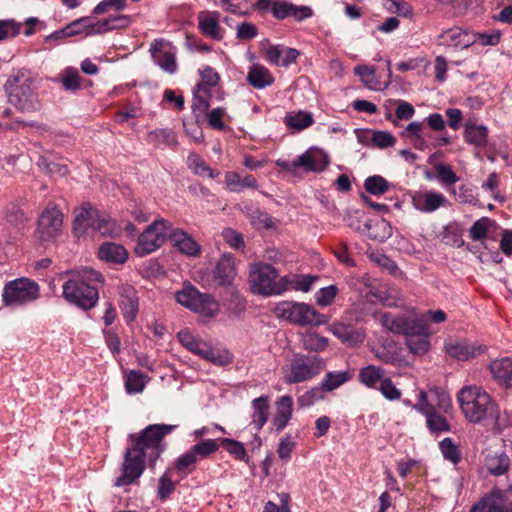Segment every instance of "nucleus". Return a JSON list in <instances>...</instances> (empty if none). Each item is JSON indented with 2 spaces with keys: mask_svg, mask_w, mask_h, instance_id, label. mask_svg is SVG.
Masks as SVG:
<instances>
[{
  "mask_svg": "<svg viewBox=\"0 0 512 512\" xmlns=\"http://www.w3.org/2000/svg\"><path fill=\"white\" fill-rule=\"evenodd\" d=\"M379 390L388 400H398L401 397V391L396 388L390 378L385 377L380 383Z\"/></svg>",
  "mask_w": 512,
  "mask_h": 512,
  "instance_id": "nucleus-62",
  "label": "nucleus"
},
{
  "mask_svg": "<svg viewBox=\"0 0 512 512\" xmlns=\"http://www.w3.org/2000/svg\"><path fill=\"white\" fill-rule=\"evenodd\" d=\"M463 137L467 144L476 148H485L488 144V128L472 120H467L464 124Z\"/></svg>",
  "mask_w": 512,
  "mask_h": 512,
  "instance_id": "nucleus-24",
  "label": "nucleus"
},
{
  "mask_svg": "<svg viewBox=\"0 0 512 512\" xmlns=\"http://www.w3.org/2000/svg\"><path fill=\"white\" fill-rule=\"evenodd\" d=\"M303 348L310 352L324 351L328 346V339L315 332L305 333L302 337Z\"/></svg>",
  "mask_w": 512,
  "mask_h": 512,
  "instance_id": "nucleus-41",
  "label": "nucleus"
},
{
  "mask_svg": "<svg viewBox=\"0 0 512 512\" xmlns=\"http://www.w3.org/2000/svg\"><path fill=\"white\" fill-rule=\"evenodd\" d=\"M63 225V214L55 206L47 207L38 219L37 234L41 240L56 237Z\"/></svg>",
  "mask_w": 512,
  "mask_h": 512,
  "instance_id": "nucleus-12",
  "label": "nucleus"
},
{
  "mask_svg": "<svg viewBox=\"0 0 512 512\" xmlns=\"http://www.w3.org/2000/svg\"><path fill=\"white\" fill-rule=\"evenodd\" d=\"M338 292V288L335 285H329L327 287L321 288L316 293V303L322 307L330 305Z\"/></svg>",
  "mask_w": 512,
  "mask_h": 512,
  "instance_id": "nucleus-57",
  "label": "nucleus"
},
{
  "mask_svg": "<svg viewBox=\"0 0 512 512\" xmlns=\"http://www.w3.org/2000/svg\"><path fill=\"white\" fill-rule=\"evenodd\" d=\"M202 358L216 365H226L231 362V355L229 353L215 350L210 344Z\"/></svg>",
  "mask_w": 512,
  "mask_h": 512,
  "instance_id": "nucleus-55",
  "label": "nucleus"
},
{
  "mask_svg": "<svg viewBox=\"0 0 512 512\" xmlns=\"http://www.w3.org/2000/svg\"><path fill=\"white\" fill-rule=\"evenodd\" d=\"M154 62L166 73L174 74L177 71L176 56L171 51L160 53V56Z\"/></svg>",
  "mask_w": 512,
  "mask_h": 512,
  "instance_id": "nucleus-52",
  "label": "nucleus"
},
{
  "mask_svg": "<svg viewBox=\"0 0 512 512\" xmlns=\"http://www.w3.org/2000/svg\"><path fill=\"white\" fill-rule=\"evenodd\" d=\"M168 238L172 242V245L185 255L195 257L201 252L200 245L180 228L174 229L171 227Z\"/></svg>",
  "mask_w": 512,
  "mask_h": 512,
  "instance_id": "nucleus-20",
  "label": "nucleus"
},
{
  "mask_svg": "<svg viewBox=\"0 0 512 512\" xmlns=\"http://www.w3.org/2000/svg\"><path fill=\"white\" fill-rule=\"evenodd\" d=\"M486 512H512V501H509L501 490H493L480 502Z\"/></svg>",
  "mask_w": 512,
  "mask_h": 512,
  "instance_id": "nucleus-29",
  "label": "nucleus"
},
{
  "mask_svg": "<svg viewBox=\"0 0 512 512\" xmlns=\"http://www.w3.org/2000/svg\"><path fill=\"white\" fill-rule=\"evenodd\" d=\"M277 318L298 326L317 327L328 322V317L304 302L283 301L274 308Z\"/></svg>",
  "mask_w": 512,
  "mask_h": 512,
  "instance_id": "nucleus-7",
  "label": "nucleus"
},
{
  "mask_svg": "<svg viewBox=\"0 0 512 512\" xmlns=\"http://www.w3.org/2000/svg\"><path fill=\"white\" fill-rule=\"evenodd\" d=\"M148 141L153 144H167L169 146L176 145L177 139L175 133L171 129H156L148 135Z\"/></svg>",
  "mask_w": 512,
  "mask_h": 512,
  "instance_id": "nucleus-49",
  "label": "nucleus"
},
{
  "mask_svg": "<svg viewBox=\"0 0 512 512\" xmlns=\"http://www.w3.org/2000/svg\"><path fill=\"white\" fill-rule=\"evenodd\" d=\"M272 15L277 20H283L285 18L291 17L294 20L301 22L312 17L313 10L309 6H297L291 2L274 0L272 6Z\"/></svg>",
  "mask_w": 512,
  "mask_h": 512,
  "instance_id": "nucleus-15",
  "label": "nucleus"
},
{
  "mask_svg": "<svg viewBox=\"0 0 512 512\" xmlns=\"http://www.w3.org/2000/svg\"><path fill=\"white\" fill-rule=\"evenodd\" d=\"M73 231L76 237L84 236L89 229L101 236H114L117 227L115 221L106 213L84 203L74 210Z\"/></svg>",
  "mask_w": 512,
  "mask_h": 512,
  "instance_id": "nucleus-5",
  "label": "nucleus"
},
{
  "mask_svg": "<svg viewBox=\"0 0 512 512\" xmlns=\"http://www.w3.org/2000/svg\"><path fill=\"white\" fill-rule=\"evenodd\" d=\"M372 142L379 148L391 147L395 144V137L387 131H375L372 136Z\"/></svg>",
  "mask_w": 512,
  "mask_h": 512,
  "instance_id": "nucleus-64",
  "label": "nucleus"
},
{
  "mask_svg": "<svg viewBox=\"0 0 512 512\" xmlns=\"http://www.w3.org/2000/svg\"><path fill=\"white\" fill-rule=\"evenodd\" d=\"M364 187L373 195H382L389 189V183L382 176L374 175L365 180Z\"/></svg>",
  "mask_w": 512,
  "mask_h": 512,
  "instance_id": "nucleus-50",
  "label": "nucleus"
},
{
  "mask_svg": "<svg viewBox=\"0 0 512 512\" xmlns=\"http://www.w3.org/2000/svg\"><path fill=\"white\" fill-rule=\"evenodd\" d=\"M435 168L439 179L443 183L452 185L459 181L458 176L449 165L438 164Z\"/></svg>",
  "mask_w": 512,
  "mask_h": 512,
  "instance_id": "nucleus-63",
  "label": "nucleus"
},
{
  "mask_svg": "<svg viewBox=\"0 0 512 512\" xmlns=\"http://www.w3.org/2000/svg\"><path fill=\"white\" fill-rule=\"evenodd\" d=\"M289 282L287 276L279 277L278 271L270 264L259 262L250 267L249 283L255 294L279 295L287 290Z\"/></svg>",
  "mask_w": 512,
  "mask_h": 512,
  "instance_id": "nucleus-6",
  "label": "nucleus"
},
{
  "mask_svg": "<svg viewBox=\"0 0 512 512\" xmlns=\"http://www.w3.org/2000/svg\"><path fill=\"white\" fill-rule=\"evenodd\" d=\"M192 453L195 454L196 458L199 460L209 457L214 454L219 449V445L216 440L213 439H205L191 448Z\"/></svg>",
  "mask_w": 512,
  "mask_h": 512,
  "instance_id": "nucleus-46",
  "label": "nucleus"
},
{
  "mask_svg": "<svg viewBox=\"0 0 512 512\" xmlns=\"http://www.w3.org/2000/svg\"><path fill=\"white\" fill-rule=\"evenodd\" d=\"M328 330L343 344H346L350 347H356L362 344L366 338V333L362 328H354L349 324H344L342 322H334L332 323Z\"/></svg>",
  "mask_w": 512,
  "mask_h": 512,
  "instance_id": "nucleus-16",
  "label": "nucleus"
},
{
  "mask_svg": "<svg viewBox=\"0 0 512 512\" xmlns=\"http://www.w3.org/2000/svg\"><path fill=\"white\" fill-rule=\"evenodd\" d=\"M210 96V89L204 87V85L197 84L193 91V103H192V110L196 114V116H199L200 114H203L207 112L210 104H209V98Z\"/></svg>",
  "mask_w": 512,
  "mask_h": 512,
  "instance_id": "nucleus-38",
  "label": "nucleus"
},
{
  "mask_svg": "<svg viewBox=\"0 0 512 512\" xmlns=\"http://www.w3.org/2000/svg\"><path fill=\"white\" fill-rule=\"evenodd\" d=\"M258 35L257 27L251 22L239 23L236 27V37L239 40H251Z\"/></svg>",
  "mask_w": 512,
  "mask_h": 512,
  "instance_id": "nucleus-61",
  "label": "nucleus"
},
{
  "mask_svg": "<svg viewBox=\"0 0 512 512\" xmlns=\"http://www.w3.org/2000/svg\"><path fill=\"white\" fill-rule=\"evenodd\" d=\"M90 22H91V17L89 16H85V17H81V18H78L74 21H72L71 23H69L67 25V29H69V36H76V35H79V34H86V35H91L88 28H86V26L90 25Z\"/></svg>",
  "mask_w": 512,
  "mask_h": 512,
  "instance_id": "nucleus-58",
  "label": "nucleus"
},
{
  "mask_svg": "<svg viewBox=\"0 0 512 512\" xmlns=\"http://www.w3.org/2000/svg\"><path fill=\"white\" fill-rule=\"evenodd\" d=\"M146 376L139 372L132 370L128 373L125 379V389L129 394L140 393L144 390Z\"/></svg>",
  "mask_w": 512,
  "mask_h": 512,
  "instance_id": "nucleus-44",
  "label": "nucleus"
},
{
  "mask_svg": "<svg viewBox=\"0 0 512 512\" xmlns=\"http://www.w3.org/2000/svg\"><path fill=\"white\" fill-rule=\"evenodd\" d=\"M237 275L234 257L224 253L216 262L211 273L210 285L215 287L231 286Z\"/></svg>",
  "mask_w": 512,
  "mask_h": 512,
  "instance_id": "nucleus-14",
  "label": "nucleus"
},
{
  "mask_svg": "<svg viewBox=\"0 0 512 512\" xmlns=\"http://www.w3.org/2000/svg\"><path fill=\"white\" fill-rule=\"evenodd\" d=\"M174 426L153 424L147 426L139 434L128 436L129 447L124 453L122 473L116 479L115 486L123 487L134 483L145 469V460L153 467L164 451L163 437L173 430Z\"/></svg>",
  "mask_w": 512,
  "mask_h": 512,
  "instance_id": "nucleus-1",
  "label": "nucleus"
},
{
  "mask_svg": "<svg viewBox=\"0 0 512 512\" xmlns=\"http://www.w3.org/2000/svg\"><path fill=\"white\" fill-rule=\"evenodd\" d=\"M489 370L499 385L505 388L512 387V358L504 357L491 361Z\"/></svg>",
  "mask_w": 512,
  "mask_h": 512,
  "instance_id": "nucleus-25",
  "label": "nucleus"
},
{
  "mask_svg": "<svg viewBox=\"0 0 512 512\" xmlns=\"http://www.w3.org/2000/svg\"><path fill=\"white\" fill-rule=\"evenodd\" d=\"M247 215L251 223L258 229H270L274 226L273 218L268 213L263 212L258 208H249Z\"/></svg>",
  "mask_w": 512,
  "mask_h": 512,
  "instance_id": "nucleus-45",
  "label": "nucleus"
},
{
  "mask_svg": "<svg viewBox=\"0 0 512 512\" xmlns=\"http://www.w3.org/2000/svg\"><path fill=\"white\" fill-rule=\"evenodd\" d=\"M98 255L101 260L118 264L124 263L128 257V253L122 245L112 242L102 244L99 248Z\"/></svg>",
  "mask_w": 512,
  "mask_h": 512,
  "instance_id": "nucleus-30",
  "label": "nucleus"
},
{
  "mask_svg": "<svg viewBox=\"0 0 512 512\" xmlns=\"http://www.w3.org/2000/svg\"><path fill=\"white\" fill-rule=\"evenodd\" d=\"M121 308L124 319L127 322L135 320L138 312V297L135 289L130 285H123L119 289Z\"/></svg>",
  "mask_w": 512,
  "mask_h": 512,
  "instance_id": "nucleus-23",
  "label": "nucleus"
},
{
  "mask_svg": "<svg viewBox=\"0 0 512 512\" xmlns=\"http://www.w3.org/2000/svg\"><path fill=\"white\" fill-rule=\"evenodd\" d=\"M445 351L451 358L459 361H468L484 353L486 347L477 342H469L466 339L449 338L445 342Z\"/></svg>",
  "mask_w": 512,
  "mask_h": 512,
  "instance_id": "nucleus-13",
  "label": "nucleus"
},
{
  "mask_svg": "<svg viewBox=\"0 0 512 512\" xmlns=\"http://www.w3.org/2000/svg\"><path fill=\"white\" fill-rule=\"evenodd\" d=\"M293 399L289 395L280 397L276 401V413L273 417L272 424L279 432L283 430L292 417Z\"/></svg>",
  "mask_w": 512,
  "mask_h": 512,
  "instance_id": "nucleus-27",
  "label": "nucleus"
},
{
  "mask_svg": "<svg viewBox=\"0 0 512 512\" xmlns=\"http://www.w3.org/2000/svg\"><path fill=\"white\" fill-rule=\"evenodd\" d=\"M359 381L368 388H374L378 382L385 378V371L381 367L368 365L359 371Z\"/></svg>",
  "mask_w": 512,
  "mask_h": 512,
  "instance_id": "nucleus-34",
  "label": "nucleus"
},
{
  "mask_svg": "<svg viewBox=\"0 0 512 512\" xmlns=\"http://www.w3.org/2000/svg\"><path fill=\"white\" fill-rule=\"evenodd\" d=\"M354 73L360 77L361 82L369 89H377L379 80L376 76V69L365 64L357 65Z\"/></svg>",
  "mask_w": 512,
  "mask_h": 512,
  "instance_id": "nucleus-43",
  "label": "nucleus"
},
{
  "mask_svg": "<svg viewBox=\"0 0 512 512\" xmlns=\"http://www.w3.org/2000/svg\"><path fill=\"white\" fill-rule=\"evenodd\" d=\"M351 378L352 373L349 370L328 372L320 385L325 392H331L348 382Z\"/></svg>",
  "mask_w": 512,
  "mask_h": 512,
  "instance_id": "nucleus-35",
  "label": "nucleus"
},
{
  "mask_svg": "<svg viewBox=\"0 0 512 512\" xmlns=\"http://www.w3.org/2000/svg\"><path fill=\"white\" fill-rule=\"evenodd\" d=\"M126 8L127 0H102L94 7L93 14L102 15L105 14L109 9L120 11Z\"/></svg>",
  "mask_w": 512,
  "mask_h": 512,
  "instance_id": "nucleus-53",
  "label": "nucleus"
},
{
  "mask_svg": "<svg viewBox=\"0 0 512 512\" xmlns=\"http://www.w3.org/2000/svg\"><path fill=\"white\" fill-rule=\"evenodd\" d=\"M221 444L227 449V451L238 460H245L247 453L241 442L230 438L221 439Z\"/></svg>",
  "mask_w": 512,
  "mask_h": 512,
  "instance_id": "nucleus-56",
  "label": "nucleus"
},
{
  "mask_svg": "<svg viewBox=\"0 0 512 512\" xmlns=\"http://www.w3.org/2000/svg\"><path fill=\"white\" fill-rule=\"evenodd\" d=\"M325 366V360L319 356L297 355L291 361L284 375V381L287 384L308 381L318 376Z\"/></svg>",
  "mask_w": 512,
  "mask_h": 512,
  "instance_id": "nucleus-9",
  "label": "nucleus"
},
{
  "mask_svg": "<svg viewBox=\"0 0 512 512\" xmlns=\"http://www.w3.org/2000/svg\"><path fill=\"white\" fill-rule=\"evenodd\" d=\"M175 299L182 306L206 317H213L219 312L217 301L192 285H185L183 289L177 291Z\"/></svg>",
  "mask_w": 512,
  "mask_h": 512,
  "instance_id": "nucleus-10",
  "label": "nucleus"
},
{
  "mask_svg": "<svg viewBox=\"0 0 512 512\" xmlns=\"http://www.w3.org/2000/svg\"><path fill=\"white\" fill-rule=\"evenodd\" d=\"M439 448L443 457L446 460H449L453 464H457L461 459V453L458 446L453 442V440L449 437L444 438L439 443Z\"/></svg>",
  "mask_w": 512,
  "mask_h": 512,
  "instance_id": "nucleus-48",
  "label": "nucleus"
},
{
  "mask_svg": "<svg viewBox=\"0 0 512 512\" xmlns=\"http://www.w3.org/2000/svg\"><path fill=\"white\" fill-rule=\"evenodd\" d=\"M380 323L387 330L395 334L406 335L410 331L418 332L421 331L420 321L414 319H408L406 317H396L391 313H383L380 315Z\"/></svg>",
  "mask_w": 512,
  "mask_h": 512,
  "instance_id": "nucleus-17",
  "label": "nucleus"
},
{
  "mask_svg": "<svg viewBox=\"0 0 512 512\" xmlns=\"http://www.w3.org/2000/svg\"><path fill=\"white\" fill-rule=\"evenodd\" d=\"M446 202V198L439 192L429 191L413 197L414 207L422 212H432L440 208Z\"/></svg>",
  "mask_w": 512,
  "mask_h": 512,
  "instance_id": "nucleus-28",
  "label": "nucleus"
},
{
  "mask_svg": "<svg viewBox=\"0 0 512 512\" xmlns=\"http://www.w3.org/2000/svg\"><path fill=\"white\" fill-rule=\"evenodd\" d=\"M228 188L233 192H240L244 188H257V181L252 175L241 177L236 172H228L225 176Z\"/></svg>",
  "mask_w": 512,
  "mask_h": 512,
  "instance_id": "nucleus-36",
  "label": "nucleus"
},
{
  "mask_svg": "<svg viewBox=\"0 0 512 512\" xmlns=\"http://www.w3.org/2000/svg\"><path fill=\"white\" fill-rule=\"evenodd\" d=\"M420 327L422 328L421 331H418V332L410 331L408 334L405 335L407 337L406 338V346H407L409 352H411L414 355H418V356L424 355L430 347L429 330H428L427 326L424 323H422L421 321H420Z\"/></svg>",
  "mask_w": 512,
  "mask_h": 512,
  "instance_id": "nucleus-26",
  "label": "nucleus"
},
{
  "mask_svg": "<svg viewBox=\"0 0 512 512\" xmlns=\"http://www.w3.org/2000/svg\"><path fill=\"white\" fill-rule=\"evenodd\" d=\"M198 462L195 454L192 450H188L185 454L181 455L175 462L174 471L181 477L187 476L195 469V465Z\"/></svg>",
  "mask_w": 512,
  "mask_h": 512,
  "instance_id": "nucleus-40",
  "label": "nucleus"
},
{
  "mask_svg": "<svg viewBox=\"0 0 512 512\" xmlns=\"http://www.w3.org/2000/svg\"><path fill=\"white\" fill-rule=\"evenodd\" d=\"M180 343L192 353L203 357L204 353L207 352L208 343L194 336L190 331L183 330L177 335Z\"/></svg>",
  "mask_w": 512,
  "mask_h": 512,
  "instance_id": "nucleus-33",
  "label": "nucleus"
},
{
  "mask_svg": "<svg viewBox=\"0 0 512 512\" xmlns=\"http://www.w3.org/2000/svg\"><path fill=\"white\" fill-rule=\"evenodd\" d=\"M247 81L252 87L263 89L273 84L274 77L266 67L253 65L247 74Z\"/></svg>",
  "mask_w": 512,
  "mask_h": 512,
  "instance_id": "nucleus-32",
  "label": "nucleus"
},
{
  "mask_svg": "<svg viewBox=\"0 0 512 512\" xmlns=\"http://www.w3.org/2000/svg\"><path fill=\"white\" fill-rule=\"evenodd\" d=\"M438 39L440 45L453 48H467L476 43V37L473 33L464 31L459 27L444 31L439 35Z\"/></svg>",
  "mask_w": 512,
  "mask_h": 512,
  "instance_id": "nucleus-19",
  "label": "nucleus"
},
{
  "mask_svg": "<svg viewBox=\"0 0 512 512\" xmlns=\"http://www.w3.org/2000/svg\"><path fill=\"white\" fill-rule=\"evenodd\" d=\"M20 32V24L14 20H0V41L15 37Z\"/></svg>",
  "mask_w": 512,
  "mask_h": 512,
  "instance_id": "nucleus-59",
  "label": "nucleus"
},
{
  "mask_svg": "<svg viewBox=\"0 0 512 512\" xmlns=\"http://www.w3.org/2000/svg\"><path fill=\"white\" fill-rule=\"evenodd\" d=\"M488 218H481L473 223L469 230L472 240L479 241L486 237L488 232Z\"/></svg>",
  "mask_w": 512,
  "mask_h": 512,
  "instance_id": "nucleus-60",
  "label": "nucleus"
},
{
  "mask_svg": "<svg viewBox=\"0 0 512 512\" xmlns=\"http://www.w3.org/2000/svg\"><path fill=\"white\" fill-rule=\"evenodd\" d=\"M197 20L198 28L204 36L214 40L223 39V30L219 24L220 13L218 11H201L198 13Z\"/></svg>",
  "mask_w": 512,
  "mask_h": 512,
  "instance_id": "nucleus-18",
  "label": "nucleus"
},
{
  "mask_svg": "<svg viewBox=\"0 0 512 512\" xmlns=\"http://www.w3.org/2000/svg\"><path fill=\"white\" fill-rule=\"evenodd\" d=\"M252 409L251 425L259 431L265 425L269 417V398L267 396H260L254 399L252 401Z\"/></svg>",
  "mask_w": 512,
  "mask_h": 512,
  "instance_id": "nucleus-31",
  "label": "nucleus"
},
{
  "mask_svg": "<svg viewBox=\"0 0 512 512\" xmlns=\"http://www.w3.org/2000/svg\"><path fill=\"white\" fill-rule=\"evenodd\" d=\"M329 164L328 156L319 151H307L293 161V166L305 171L320 172Z\"/></svg>",
  "mask_w": 512,
  "mask_h": 512,
  "instance_id": "nucleus-22",
  "label": "nucleus"
},
{
  "mask_svg": "<svg viewBox=\"0 0 512 512\" xmlns=\"http://www.w3.org/2000/svg\"><path fill=\"white\" fill-rule=\"evenodd\" d=\"M189 168L199 176L214 178L219 174L215 173L198 155L192 154L188 157Z\"/></svg>",
  "mask_w": 512,
  "mask_h": 512,
  "instance_id": "nucleus-47",
  "label": "nucleus"
},
{
  "mask_svg": "<svg viewBox=\"0 0 512 512\" xmlns=\"http://www.w3.org/2000/svg\"><path fill=\"white\" fill-rule=\"evenodd\" d=\"M324 392L325 391L322 389L321 385L314 387L306 391L303 395L299 396L297 403L300 407H309L315 402L324 399Z\"/></svg>",
  "mask_w": 512,
  "mask_h": 512,
  "instance_id": "nucleus-51",
  "label": "nucleus"
},
{
  "mask_svg": "<svg viewBox=\"0 0 512 512\" xmlns=\"http://www.w3.org/2000/svg\"><path fill=\"white\" fill-rule=\"evenodd\" d=\"M62 85L65 90L68 91H77L81 88L80 76L77 70L73 68H67L64 71V76L62 78Z\"/></svg>",
  "mask_w": 512,
  "mask_h": 512,
  "instance_id": "nucleus-54",
  "label": "nucleus"
},
{
  "mask_svg": "<svg viewBox=\"0 0 512 512\" xmlns=\"http://www.w3.org/2000/svg\"><path fill=\"white\" fill-rule=\"evenodd\" d=\"M39 295V285L31 279L21 277L4 285L2 301L6 307H16L37 300Z\"/></svg>",
  "mask_w": 512,
  "mask_h": 512,
  "instance_id": "nucleus-8",
  "label": "nucleus"
},
{
  "mask_svg": "<svg viewBox=\"0 0 512 512\" xmlns=\"http://www.w3.org/2000/svg\"><path fill=\"white\" fill-rule=\"evenodd\" d=\"M284 122L290 128L303 130L313 124V117L311 113L298 111L297 113H288Z\"/></svg>",
  "mask_w": 512,
  "mask_h": 512,
  "instance_id": "nucleus-39",
  "label": "nucleus"
},
{
  "mask_svg": "<svg viewBox=\"0 0 512 512\" xmlns=\"http://www.w3.org/2000/svg\"><path fill=\"white\" fill-rule=\"evenodd\" d=\"M426 425L431 433L449 432L451 429L446 417L439 414L436 409L426 416Z\"/></svg>",
  "mask_w": 512,
  "mask_h": 512,
  "instance_id": "nucleus-42",
  "label": "nucleus"
},
{
  "mask_svg": "<svg viewBox=\"0 0 512 512\" xmlns=\"http://www.w3.org/2000/svg\"><path fill=\"white\" fill-rule=\"evenodd\" d=\"M171 223L163 218L155 220L145 231L139 235L134 252L137 256H146L158 248L168 239Z\"/></svg>",
  "mask_w": 512,
  "mask_h": 512,
  "instance_id": "nucleus-11",
  "label": "nucleus"
},
{
  "mask_svg": "<svg viewBox=\"0 0 512 512\" xmlns=\"http://www.w3.org/2000/svg\"><path fill=\"white\" fill-rule=\"evenodd\" d=\"M299 56L295 48L283 47L281 45H270L265 49L266 60L274 65L287 67L294 63Z\"/></svg>",
  "mask_w": 512,
  "mask_h": 512,
  "instance_id": "nucleus-21",
  "label": "nucleus"
},
{
  "mask_svg": "<svg viewBox=\"0 0 512 512\" xmlns=\"http://www.w3.org/2000/svg\"><path fill=\"white\" fill-rule=\"evenodd\" d=\"M489 473L500 476L506 473L510 466V459L505 453L488 455L485 461Z\"/></svg>",
  "mask_w": 512,
  "mask_h": 512,
  "instance_id": "nucleus-37",
  "label": "nucleus"
},
{
  "mask_svg": "<svg viewBox=\"0 0 512 512\" xmlns=\"http://www.w3.org/2000/svg\"><path fill=\"white\" fill-rule=\"evenodd\" d=\"M4 89L8 102L20 112L33 113L41 109L35 79L28 70L20 69L10 75Z\"/></svg>",
  "mask_w": 512,
  "mask_h": 512,
  "instance_id": "nucleus-3",
  "label": "nucleus"
},
{
  "mask_svg": "<svg viewBox=\"0 0 512 512\" xmlns=\"http://www.w3.org/2000/svg\"><path fill=\"white\" fill-rule=\"evenodd\" d=\"M71 278L63 285L65 299L85 310L94 307L98 301V289L94 283L102 281V275L89 268L70 273Z\"/></svg>",
  "mask_w": 512,
  "mask_h": 512,
  "instance_id": "nucleus-2",
  "label": "nucleus"
},
{
  "mask_svg": "<svg viewBox=\"0 0 512 512\" xmlns=\"http://www.w3.org/2000/svg\"><path fill=\"white\" fill-rule=\"evenodd\" d=\"M458 401L464 416L472 423H479L497 415L495 403L490 395L480 387H463L458 393Z\"/></svg>",
  "mask_w": 512,
  "mask_h": 512,
  "instance_id": "nucleus-4",
  "label": "nucleus"
}]
</instances>
